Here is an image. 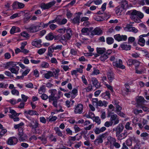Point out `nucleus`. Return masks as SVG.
<instances>
[{
  "mask_svg": "<svg viewBox=\"0 0 149 149\" xmlns=\"http://www.w3.org/2000/svg\"><path fill=\"white\" fill-rule=\"evenodd\" d=\"M112 103L115 106L116 109L114 110L113 109L112 110V111H114L118 115L122 117H124L125 115L123 112L121 111V110L122 109V107L119 104V102L117 100H115L112 102Z\"/></svg>",
  "mask_w": 149,
  "mask_h": 149,
  "instance_id": "f257e3e1",
  "label": "nucleus"
},
{
  "mask_svg": "<svg viewBox=\"0 0 149 149\" xmlns=\"http://www.w3.org/2000/svg\"><path fill=\"white\" fill-rule=\"evenodd\" d=\"M49 92L51 95L49 96V102H51L52 100L58 99L60 98L59 96H57V91L56 89H52L49 90Z\"/></svg>",
  "mask_w": 149,
  "mask_h": 149,
  "instance_id": "f03ea898",
  "label": "nucleus"
},
{
  "mask_svg": "<svg viewBox=\"0 0 149 149\" xmlns=\"http://www.w3.org/2000/svg\"><path fill=\"white\" fill-rule=\"evenodd\" d=\"M56 3V1L54 0L47 4L42 3L41 4L40 7L41 8L44 10L48 9L54 6Z\"/></svg>",
  "mask_w": 149,
  "mask_h": 149,
  "instance_id": "7ed1b4c3",
  "label": "nucleus"
},
{
  "mask_svg": "<svg viewBox=\"0 0 149 149\" xmlns=\"http://www.w3.org/2000/svg\"><path fill=\"white\" fill-rule=\"evenodd\" d=\"M40 27H41L40 25H35L34 24H32L30 27L26 28V29L30 32L35 33L38 31Z\"/></svg>",
  "mask_w": 149,
  "mask_h": 149,
  "instance_id": "20e7f679",
  "label": "nucleus"
},
{
  "mask_svg": "<svg viewBox=\"0 0 149 149\" xmlns=\"http://www.w3.org/2000/svg\"><path fill=\"white\" fill-rule=\"evenodd\" d=\"M108 117H110V120L112 124L113 123V125H116L119 123V119L118 117L116 114H114L110 116L109 114L108 115Z\"/></svg>",
  "mask_w": 149,
  "mask_h": 149,
  "instance_id": "39448f33",
  "label": "nucleus"
},
{
  "mask_svg": "<svg viewBox=\"0 0 149 149\" xmlns=\"http://www.w3.org/2000/svg\"><path fill=\"white\" fill-rule=\"evenodd\" d=\"M123 62L121 60L119 59L118 61H117L113 62V66L117 68H119L122 69H124L125 66L122 64Z\"/></svg>",
  "mask_w": 149,
  "mask_h": 149,
  "instance_id": "423d86ee",
  "label": "nucleus"
},
{
  "mask_svg": "<svg viewBox=\"0 0 149 149\" xmlns=\"http://www.w3.org/2000/svg\"><path fill=\"white\" fill-rule=\"evenodd\" d=\"M148 36H149V32L147 34L140 35L139 37V38L138 42V44L142 46H144L145 44V41L143 37Z\"/></svg>",
  "mask_w": 149,
  "mask_h": 149,
  "instance_id": "0eeeda50",
  "label": "nucleus"
},
{
  "mask_svg": "<svg viewBox=\"0 0 149 149\" xmlns=\"http://www.w3.org/2000/svg\"><path fill=\"white\" fill-rule=\"evenodd\" d=\"M17 142V139L15 136H13L10 137L8 139L7 143L9 145L12 146L16 144Z\"/></svg>",
  "mask_w": 149,
  "mask_h": 149,
  "instance_id": "6e6552de",
  "label": "nucleus"
},
{
  "mask_svg": "<svg viewBox=\"0 0 149 149\" xmlns=\"http://www.w3.org/2000/svg\"><path fill=\"white\" fill-rule=\"evenodd\" d=\"M124 128V126L122 124H119L115 128L113 129V131H116V135L120 134L123 131Z\"/></svg>",
  "mask_w": 149,
  "mask_h": 149,
  "instance_id": "1a4fd4ad",
  "label": "nucleus"
},
{
  "mask_svg": "<svg viewBox=\"0 0 149 149\" xmlns=\"http://www.w3.org/2000/svg\"><path fill=\"white\" fill-rule=\"evenodd\" d=\"M102 33V31L100 28L96 27L93 30L91 31V35L92 36L95 35H101Z\"/></svg>",
  "mask_w": 149,
  "mask_h": 149,
  "instance_id": "9d476101",
  "label": "nucleus"
},
{
  "mask_svg": "<svg viewBox=\"0 0 149 149\" xmlns=\"http://www.w3.org/2000/svg\"><path fill=\"white\" fill-rule=\"evenodd\" d=\"M115 39L118 41L126 40L127 38L126 35H120V34H116L114 36Z\"/></svg>",
  "mask_w": 149,
  "mask_h": 149,
  "instance_id": "9b49d317",
  "label": "nucleus"
},
{
  "mask_svg": "<svg viewBox=\"0 0 149 149\" xmlns=\"http://www.w3.org/2000/svg\"><path fill=\"white\" fill-rule=\"evenodd\" d=\"M83 106L81 104H78L74 109V113L76 114H81L83 112Z\"/></svg>",
  "mask_w": 149,
  "mask_h": 149,
  "instance_id": "f8f14e48",
  "label": "nucleus"
},
{
  "mask_svg": "<svg viewBox=\"0 0 149 149\" xmlns=\"http://www.w3.org/2000/svg\"><path fill=\"white\" fill-rule=\"evenodd\" d=\"M81 14V13H76V14L77 15V16L73 19H71V22L74 24H79L80 22V19Z\"/></svg>",
  "mask_w": 149,
  "mask_h": 149,
  "instance_id": "ddd939ff",
  "label": "nucleus"
},
{
  "mask_svg": "<svg viewBox=\"0 0 149 149\" xmlns=\"http://www.w3.org/2000/svg\"><path fill=\"white\" fill-rule=\"evenodd\" d=\"M42 42V41L41 40L36 39L32 42L31 44L33 46L37 47L39 48L41 47L42 46L41 44Z\"/></svg>",
  "mask_w": 149,
  "mask_h": 149,
  "instance_id": "4468645a",
  "label": "nucleus"
},
{
  "mask_svg": "<svg viewBox=\"0 0 149 149\" xmlns=\"http://www.w3.org/2000/svg\"><path fill=\"white\" fill-rule=\"evenodd\" d=\"M65 31L66 33L65 35L66 39L67 40H69L72 35V31L70 28H68L66 29Z\"/></svg>",
  "mask_w": 149,
  "mask_h": 149,
  "instance_id": "2eb2a0df",
  "label": "nucleus"
},
{
  "mask_svg": "<svg viewBox=\"0 0 149 149\" xmlns=\"http://www.w3.org/2000/svg\"><path fill=\"white\" fill-rule=\"evenodd\" d=\"M93 29V27L89 28L84 27L82 29L81 31L83 34L88 35L89 34V32H91Z\"/></svg>",
  "mask_w": 149,
  "mask_h": 149,
  "instance_id": "dca6fc26",
  "label": "nucleus"
},
{
  "mask_svg": "<svg viewBox=\"0 0 149 149\" xmlns=\"http://www.w3.org/2000/svg\"><path fill=\"white\" fill-rule=\"evenodd\" d=\"M17 64L16 62L10 61L6 63L5 68L7 69L13 68L15 67Z\"/></svg>",
  "mask_w": 149,
  "mask_h": 149,
  "instance_id": "f3484780",
  "label": "nucleus"
},
{
  "mask_svg": "<svg viewBox=\"0 0 149 149\" xmlns=\"http://www.w3.org/2000/svg\"><path fill=\"white\" fill-rule=\"evenodd\" d=\"M106 129V128L104 127H103L100 128L96 127L93 129V131L96 134H98L105 131Z\"/></svg>",
  "mask_w": 149,
  "mask_h": 149,
  "instance_id": "a211bd4d",
  "label": "nucleus"
},
{
  "mask_svg": "<svg viewBox=\"0 0 149 149\" xmlns=\"http://www.w3.org/2000/svg\"><path fill=\"white\" fill-rule=\"evenodd\" d=\"M138 11L137 10L134 9L128 11L126 13L127 14L130 16L131 18H134V16H137Z\"/></svg>",
  "mask_w": 149,
  "mask_h": 149,
  "instance_id": "6ab92c4d",
  "label": "nucleus"
},
{
  "mask_svg": "<svg viewBox=\"0 0 149 149\" xmlns=\"http://www.w3.org/2000/svg\"><path fill=\"white\" fill-rule=\"evenodd\" d=\"M147 101L142 96L139 97L136 100V102L138 105H142L145 103H146Z\"/></svg>",
  "mask_w": 149,
  "mask_h": 149,
  "instance_id": "aec40b11",
  "label": "nucleus"
},
{
  "mask_svg": "<svg viewBox=\"0 0 149 149\" xmlns=\"http://www.w3.org/2000/svg\"><path fill=\"white\" fill-rule=\"evenodd\" d=\"M125 30L127 31H132L136 33L138 31V30L134 27L127 26L124 28Z\"/></svg>",
  "mask_w": 149,
  "mask_h": 149,
  "instance_id": "412c9836",
  "label": "nucleus"
},
{
  "mask_svg": "<svg viewBox=\"0 0 149 149\" xmlns=\"http://www.w3.org/2000/svg\"><path fill=\"white\" fill-rule=\"evenodd\" d=\"M24 113L26 115H29L31 116L36 115L38 116L39 115V113L36 111L32 110H29L27 111L25 110L24 111Z\"/></svg>",
  "mask_w": 149,
  "mask_h": 149,
  "instance_id": "4be33fe9",
  "label": "nucleus"
},
{
  "mask_svg": "<svg viewBox=\"0 0 149 149\" xmlns=\"http://www.w3.org/2000/svg\"><path fill=\"white\" fill-rule=\"evenodd\" d=\"M38 122L36 120L34 122V121H33L32 123H29L28 126L31 127L32 129L34 128H36L38 126Z\"/></svg>",
  "mask_w": 149,
  "mask_h": 149,
  "instance_id": "5701e85b",
  "label": "nucleus"
},
{
  "mask_svg": "<svg viewBox=\"0 0 149 149\" xmlns=\"http://www.w3.org/2000/svg\"><path fill=\"white\" fill-rule=\"evenodd\" d=\"M66 39L65 36L64 35H57L56 36L55 38V40H59L61 42H62L64 41L65 42V40Z\"/></svg>",
  "mask_w": 149,
  "mask_h": 149,
  "instance_id": "b1692460",
  "label": "nucleus"
},
{
  "mask_svg": "<svg viewBox=\"0 0 149 149\" xmlns=\"http://www.w3.org/2000/svg\"><path fill=\"white\" fill-rule=\"evenodd\" d=\"M91 81H92L93 84L96 88H99L100 87V84L96 78H92Z\"/></svg>",
  "mask_w": 149,
  "mask_h": 149,
  "instance_id": "393cba45",
  "label": "nucleus"
},
{
  "mask_svg": "<svg viewBox=\"0 0 149 149\" xmlns=\"http://www.w3.org/2000/svg\"><path fill=\"white\" fill-rule=\"evenodd\" d=\"M9 70L12 73L17 75L19 73V66H16L13 68H9Z\"/></svg>",
  "mask_w": 149,
  "mask_h": 149,
  "instance_id": "a878e982",
  "label": "nucleus"
},
{
  "mask_svg": "<svg viewBox=\"0 0 149 149\" xmlns=\"http://www.w3.org/2000/svg\"><path fill=\"white\" fill-rule=\"evenodd\" d=\"M107 102L105 101H102L100 100L99 101L97 104H95V106H96V107L98 106L99 107H102L104 106V107L107 106Z\"/></svg>",
  "mask_w": 149,
  "mask_h": 149,
  "instance_id": "bb28decb",
  "label": "nucleus"
},
{
  "mask_svg": "<svg viewBox=\"0 0 149 149\" xmlns=\"http://www.w3.org/2000/svg\"><path fill=\"white\" fill-rule=\"evenodd\" d=\"M102 16L104 17V18L103 19L102 18H101L100 16H97L95 18V20L97 21H102L103 19H107L110 17L109 15H107L105 14H104Z\"/></svg>",
  "mask_w": 149,
  "mask_h": 149,
  "instance_id": "cd10ccee",
  "label": "nucleus"
},
{
  "mask_svg": "<svg viewBox=\"0 0 149 149\" xmlns=\"http://www.w3.org/2000/svg\"><path fill=\"white\" fill-rule=\"evenodd\" d=\"M9 112L12 114L11 115H9V117L11 118H14V117H16L19 115V114H18V113L13 109H10Z\"/></svg>",
  "mask_w": 149,
  "mask_h": 149,
  "instance_id": "c85d7f7f",
  "label": "nucleus"
},
{
  "mask_svg": "<svg viewBox=\"0 0 149 149\" xmlns=\"http://www.w3.org/2000/svg\"><path fill=\"white\" fill-rule=\"evenodd\" d=\"M54 130L56 132V134L58 136L62 137L63 138L65 137L64 136H63V134L58 127H55Z\"/></svg>",
  "mask_w": 149,
  "mask_h": 149,
  "instance_id": "c756f323",
  "label": "nucleus"
},
{
  "mask_svg": "<svg viewBox=\"0 0 149 149\" xmlns=\"http://www.w3.org/2000/svg\"><path fill=\"white\" fill-rule=\"evenodd\" d=\"M121 7L123 9H125L128 7L127 2L126 0H123L120 2Z\"/></svg>",
  "mask_w": 149,
  "mask_h": 149,
  "instance_id": "7c9ffc66",
  "label": "nucleus"
},
{
  "mask_svg": "<svg viewBox=\"0 0 149 149\" xmlns=\"http://www.w3.org/2000/svg\"><path fill=\"white\" fill-rule=\"evenodd\" d=\"M125 88L122 92V93L123 95H127L128 92L131 91L130 86L128 84H125Z\"/></svg>",
  "mask_w": 149,
  "mask_h": 149,
  "instance_id": "2f4dec72",
  "label": "nucleus"
},
{
  "mask_svg": "<svg viewBox=\"0 0 149 149\" xmlns=\"http://www.w3.org/2000/svg\"><path fill=\"white\" fill-rule=\"evenodd\" d=\"M135 137H131L127 139L126 141V145L128 146H131L132 145V141L135 140Z\"/></svg>",
  "mask_w": 149,
  "mask_h": 149,
  "instance_id": "473e14b6",
  "label": "nucleus"
},
{
  "mask_svg": "<svg viewBox=\"0 0 149 149\" xmlns=\"http://www.w3.org/2000/svg\"><path fill=\"white\" fill-rule=\"evenodd\" d=\"M44 77L46 79H49L51 77H53V74L52 72L48 71L47 72L44 74Z\"/></svg>",
  "mask_w": 149,
  "mask_h": 149,
  "instance_id": "72a5a7b5",
  "label": "nucleus"
},
{
  "mask_svg": "<svg viewBox=\"0 0 149 149\" xmlns=\"http://www.w3.org/2000/svg\"><path fill=\"white\" fill-rule=\"evenodd\" d=\"M103 140L99 136H98L96 139L94 141V143L97 146L99 145L100 143H102L103 142Z\"/></svg>",
  "mask_w": 149,
  "mask_h": 149,
  "instance_id": "f704fd0d",
  "label": "nucleus"
},
{
  "mask_svg": "<svg viewBox=\"0 0 149 149\" xmlns=\"http://www.w3.org/2000/svg\"><path fill=\"white\" fill-rule=\"evenodd\" d=\"M56 36H54L53 33L50 32L48 33L47 35L46 36L45 38L46 39L49 40H52L54 38L55 39Z\"/></svg>",
  "mask_w": 149,
  "mask_h": 149,
  "instance_id": "c9c22d12",
  "label": "nucleus"
},
{
  "mask_svg": "<svg viewBox=\"0 0 149 149\" xmlns=\"http://www.w3.org/2000/svg\"><path fill=\"white\" fill-rule=\"evenodd\" d=\"M120 47L123 49L126 50H130L131 49V46L128 45L125 43H124L121 45Z\"/></svg>",
  "mask_w": 149,
  "mask_h": 149,
  "instance_id": "e433bc0d",
  "label": "nucleus"
},
{
  "mask_svg": "<svg viewBox=\"0 0 149 149\" xmlns=\"http://www.w3.org/2000/svg\"><path fill=\"white\" fill-rule=\"evenodd\" d=\"M127 136V134L126 132L122 133L121 134H119L118 135H116L118 139L119 140H121L125 138Z\"/></svg>",
  "mask_w": 149,
  "mask_h": 149,
  "instance_id": "4c0bfd02",
  "label": "nucleus"
},
{
  "mask_svg": "<svg viewBox=\"0 0 149 149\" xmlns=\"http://www.w3.org/2000/svg\"><path fill=\"white\" fill-rule=\"evenodd\" d=\"M108 78L111 82L114 78L113 73L111 72H109L107 73Z\"/></svg>",
  "mask_w": 149,
  "mask_h": 149,
  "instance_id": "58836bf2",
  "label": "nucleus"
},
{
  "mask_svg": "<svg viewBox=\"0 0 149 149\" xmlns=\"http://www.w3.org/2000/svg\"><path fill=\"white\" fill-rule=\"evenodd\" d=\"M24 124L23 123H21L15 125L14 126V128L15 129L18 130L24 128Z\"/></svg>",
  "mask_w": 149,
  "mask_h": 149,
  "instance_id": "ea45409f",
  "label": "nucleus"
},
{
  "mask_svg": "<svg viewBox=\"0 0 149 149\" xmlns=\"http://www.w3.org/2000/svg\"><path fill=\"white\" fill-rule=\"evenodd\" d=\"M106 51V49L104 48H97V51L98 53L102 54L104 52H105Z\"/></svg>",
  "mask_w": 149,
  "mask_h": 149,
  "instance_id": "a19ab883",
  "label": "nucleus"
},
{
  "mask_svg": "<svg viewBox=\"0 0 149 149\" xmlns=\"http://www.w3.org/2000/svg\"><path fill=\"white\" fill-rule=\"evenodd\" d=\"M39 93L40 94H42V93L45 92V85H42L39 88Z\"/></svg>",
  "mask_w": 149,
  "mask_h": 149,
  "instance_id": "79ce46f5",
  "label": "nucleus"
},
{
  "mask_svg": "<svg viewBox=\"0 0 149 149\" xmlns=\"http://www.w3.org/2000/svg\"><path fill=\"white\" fill-rule=\"evenodd\" d=\"M114 41V39L112 37H107L106 39L107 42L109 45H111L113 43Z\"/></svg>",
  "mask_w": 149,
  "mask_h": 149,
  "instance_id": "37998d69",
  "label": "nucleus"
},
{
  "mask_svg": "<svg viewBox=\"0 0 149 149\" xmlns=\"http://www.w3.org/2000/svg\"><path fill=\"white\" fill-rule=\"evenodd\" d=\"M49 66V64L45 61L42 62L40 65V67L42 68H47Z\"/></svg>",
  "mask_w": 149,
  "mask_h": 149,
  "instance_id": "c03bdc74",
  "label": "nucleus"
},
{
  "mask_svg": "<svg viewBox=\"0 0 149 149\" xmlns=\"http://www.w3.org/2000/svg\"><path fill=\"white\" fill-rule=\"evenodd\" d=\"M108 57L107 54H104L101 55L100 58V60L102 61H104L105 60L108 58Z\"/></svg>",
  "mask_w": 149,
  "mask_h": 149,
  "instance_id": "a18cd8bd",
  "label": "nucleus"
},
{
  "mask_svg": "<svg viewBox=\"0 0 149 149\" xmlns=\"http://www.w3.org/2000/svg\"><path fill=\"white\" fill-rule=\"evenodd\" d=\"M93 120L94 122H95L98 125H100L101 123V120L100 118L98 116L94 117Z\"/></svg>",
  "mask_w": 149,
  "mask_h": 149,
  "instance_id": "49530a36",
  "label": "nucleus"
},
{
  "mask_svg": "<svg viewBox=\"0 0 149 149\" xmlns=\"http://www.w3.org/2000/svg\"><path fill=\"white\" fill-rule=\"evenodd\" d=\"M49 140L51 141H53L56 142V139L53 135L51 134L49 136Z\"/></svg>",
  "mask_w": 149,
  "mask_h": 149,
  "instance_id": "de8ad7c7",
  "label": "nucleus"
},
{
  "mask_svg": "<svg viewBox=\"0 0 149 149\" xmlns=\"http://www.w3.org/2000/svg\"><path fill=\"white\" fill-rule=\"evenodd\" d=\"M71 93L73 94V95H71L72 97L73 98H74L75 97V95H76V94L77 93V89L76 88L73 89Z\"/></svg>",
  "mask_w": 149,
  "mask_h": 149,
  "instance_id": "09e8293b",
  "label": "nucleus"
},
{
  "mask_svg": "<svg viewBox=\"0 0 149 149\" xmlns=\"http://www.w3.org/2000/svg\"><path fill=\"white\" fill-rule=\"evenodd\" d=\"M60 70L59 69L55 70V71L52 72L53 74V77H54L56 78H57L58 76V73L59 72Z\"/></svg>",
  "mask_w": 149,
  "mask_h": 149,
  "instance_id": "8fccbe9b",
  "label": "nucleus"
},
{
  "mask_svg": "<svg viewBox=\"0 0 149 149\" xmlns=\"http://www.w3.org/2000/svg\"><path fill=\"white\" fill-rule=\"evenodd\" d=\"M130 123L129 122H127L125 126V127L127 130H132V127L130 126Z\"/></svg>",
  "mask_w": 149,
  "mask_h": 149,
  "instance_id": "3c124183",
  "label": "nucleus"
},
{
  "mask_svg": "<svg viewBox=\"0 0 149 149\" xmlns=\"http://www.w3.org/2000/svg\"><path fill=\"white\" fill-rule=\"evenodd\" d=\"M108 136V132H106L101 135H100L99 136L102 139H105Z\"/></svg>",
  "mask_w": 149,
  "mask_h": 149,
  "instance_id": "603ef678",
  "label": "nucleus"
},
{
  "mask_svg": "<svg viewBox=\"0 0 149 149\" xmlns=\"http://www.w3.org/2000/svg\"><path fill=\"white\" fill-rule=\"evenodd\" d=\"M67 20L66 19H63L61 21H58L57 22L58 23L59 25L64 24L66 23Z\"/></svg>",
  "mask_w": 149,
  "mask_h": 149,
  "instance_id": "864d4df0",
  "label": "nucleus"
},
{
  "mask_svg": "<svg viewBox=\"0 0 149 149\" xmlns=\"http://www.w3.org/2000/svg\"><path fill=\"white\" fill-rule=\"evenodd\" d=\"M46 50V49L45 48L40 49L38 50L37 53L41 55L44 54Z\"/></svg>",
  "mask_w": 149,
  "mask_h": 149,
  "instance_id": "5fc2aeb1",
  "label": "nucleus"
},
{
  "mask_svg": "<svg viewBox=\"0 0 149 149\" xmlns=\"http://www.w3.org/2000/svg\"><path fill=\"white\" fill-rule=\"evenodd\" d=\"M143 10L146 13L149 14V7L147 6H143L142 8Z\"/></svg>",
  "mask_w": 149,
  "mask_h": 149,
  "instance_id": "6e6d98bb",
  "label": "nucleus"
},
{
  "mask_svg": "<svg viewBox=\"0 0 149 149\" xmlns=\"http://www.w3.org/2000/svg\"><path fill=\"white\" fill-rule=\"evenodd\" d=\"M123 9L121 7L118 6L116 8V13L117 14L120 13L123 11Z\"/></svg>",
  "mask_w": 149,
  "mask_h": 149,
  "instance_id": "4d7b16f0",
  "label": "nucleus"
},
{
  "mask_svg": "<svg viewBox=\"0 0 149 149\" xmlns=\"http://www.w3.org/2000/svg\"><path fill=\"white\" fill-rule=\"evenodd\" d=\"M34 132L36 134H40L42 132V130L38 127L36 128H34Z\"/></svg>",
  "mask_w": 149,
  "mask_h": 149,
  "instance_id": "13d9d810",
  "label": "nucleus"
},
{
  "mask_svg": "<svg viewBox=\"0 0 149 149\" xmlns=\"http://www.w3.org/2000/svg\"><path fill=\"white\" fill-rule=\"evenodd\" d=\"M11 93L13 95H15L18 96L19 94V92L17 90L14 89L11 91Z\"/></svg>",
  "mask_w": 149,
  "mask_h": 149,
  "instance_id": "bf43d9fd",
  "label": "nucleus"
},
{
  "mask_svg": "<svg viewBox=\"0 0 149 149\" xmlns=\"http://www.w3.org/2000/svg\"><path fill=\"white\" fill-rule=\"evenodd\" d=\"M49 26L51 29L54 30L57 27V26L56 25L52 24L49 25Z\"/></svg>",
  "mask_w": 149,
  "mask_h": 149,
  "instance_id": "052dcab7",
  "label": "nucleus"
},
{
  "mask_svg": "<svg viewBox=\"0 0 149 149\" xmlns=\"http://www.w3.org/2000/svg\"><path fill=\"white\" fill-rule=\"evenodd\" d=\"M84 89L86 90V92H89L93 90L92 86L91 84H89L88 86Z\"/></svg>",
  "mask_w": 149,
  "mask_h": 149,
  "instance_id": "680f3d73",
  "label": "nucleus"
},
{
  "mask_svg": "<svg viewBox=\"0 0 149 149\" xmlns=\"http://www.w3.org/2000/svg\"><path fill=\"white\" fill-rule=\"evenodd\" d=\"M112 123L111 122L106 121L104 123V125L107 127H109L112 125Z\"/></svg>",
  "mask_w": 149,
  "mask_h": 149,
  "instance_id": "e2e57ef3",
  "label": "nucleus"
},
{
  "mask_svg": "<svg viewBox=\"0 0 149 149\" xmlns=\"http://www.w3.org/2000/svg\"><path fill=\"white\" fill-rule=\"evenodd\" d=\"M137 16H138L140 19H141L143 18L144 15L143 13L140 11H138Z\"/></svg>",
  "mask_w": 149,
  "mask_h": 149,
  "instance_id": "0e129e2a",
  "label": "nucleus"
},
{
  "mask_svg": "<svg viewBox=\"0 0 149 149\" xmlns=\"http://www.w3.org/2000/svg\"><path fill=\"white\" fill-rule=\"evenodd\" d=\"M94 127V125L93 124H91L90 125H89V126L87 127H85L84 129L86 130H90L92 128H93Z\"/></svg>",
  "mask_w": 149,
  "mask_h": 149,
  "instance_id": "69168bd1",
  "label": "nucleus"
},
{
  "mask_svg": "<svg viewBox=\"0 0 149 149\" xmlns=\"http://www.w3.org/2000/svg\"><path fill=\"white\" fill-rule=\"evenodd\" d=\"M21 36L27 38L29 37V34L25 31H23L21 33Z\"/></svg>",
  "mask_w": 149,
  "mask_h": 149,
  "instance_id": "338daca9",
  "label": "nucleus"
},
{
  "mask_svg": "<svg viewBox=\"0 0 149 149\" xmlns=\"http://www.w3.org/2000/svg\"><path fill=\"white\" fill-rule=\"evenodd\" d=\"M81 79L83 83L86 85H87L88 82L84 75H83L82 76Z\"/></svg>",
  "mask_w": 149,
  "mask_h": 149,
  "instance_id": "774afa93",
  "label": "nucleus"
}]
</instances>
